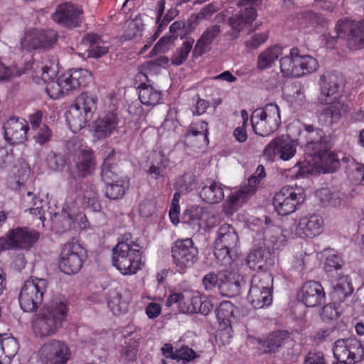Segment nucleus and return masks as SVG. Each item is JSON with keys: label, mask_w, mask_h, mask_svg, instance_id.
Instances as JSON below:
<instances>
[{"label": "nucleus", "mask_w": 364, "mask_h": 364, "mask_svg": "<svg viewBox=\"0 0 364 364\" xmlns=\"http://www.w3.org/2000/svg\"><path fill=\"white\" fill-rule=\"evenodd\" d=\"M304 131L301 133L306 138L305 151L315 160L318 166L323 167L326 171L334 172L340 166V161L336 154L330 151L332 142L329 136L323 131L311 124H304Z\"/></svg>", "instance_id": "nucleus-1"}, {"label": "nucleus", "mask_w": 364, "mask_h": 364, "mask_svg": "<svg viewBox=\"0 0 364 364\" xmlns=\"http://www.w3.org/2000/svg\"><path fill=\"white\" fill-rule=\"evenodd\" d=\"M68 314L65 303L60 299L50 301L37 313L32 321L33 333L45 338L55 334L61 328Z\"/></svg>", "instance_id": "nucleus-2"}, {"label": "nucleus", "mask_w": 364, "mask_h": 364, "mask_svg": "<svg viewBox=\"0 0 364 364\" xmlns=\"http://www.w3.org/2000/svg\"><path fill=\"white\" fill-rule=\"evenodd\" d=\"M97 97L88 92L79 95L66 112L65 118L72 132L76 133L85 127L97 109Z\"/></svg>", "instance_id": "nucleus-3"}, {"label": "nucleus", "mask_w": 364, "mask_h": 364, "mask_svg": "<svg viewBox=\"0 0 364 364\" xmlns=\"http://www.w3.org/2000/svg\"><path fill=\"white\" fill-rule=\"evenodd\" d=\"M240 245V238L235 229L224 223L217 231L214 242V255L221 265L230 264L232 257Z\"/></svg>", "instance_id": "nucleus-4"}, {"label": "nucleus", "mask_w": 364, "mask_h": 364, "mask_svg": "<svg viewBox=\"0 0 364 364\" xmlns=\"http://www.w3.org/2000/svg\"><path fill=\"white\" fill-rule=\"evenodd\" d=\"M250 122L256 134L261 136L270 135L281 124L279 107L275 103H269L256 109L251 114Z\"/></svg>", "instance_id": "nucleus-5"}, {"label": "nucleus", "mask_w": 364, "mask_h": 364, "mask_svg": "<svg viewBox=\"0 0 364 364\" xmlns=\"http://www.w3.org/2000/svg\"><path fill=\"white\" fill-rule=\"evenodd\" d=\"M261 4L262 0H240L237 2V6L241 7L240 10L228 18L231 31L228 35L231 39H237L245 26L252 25L257 16V7Z\"/></svg>", "instance_id": "nucleus-6"}, {"label": "nucleus", "mask_w": 364, "mask_h": 364, "mask_svg": "<svg viewBox=\"0 0 364 364\" xmlns=\"http://www.w3.org/2000/svg\"><path fill=\"white\" fill-rule=\"evenodd\" d=\"M141 261V252L139 248L130 249L121 244L112 249V264L124 275L135 274L140 269Z\"/></svg>", "instance_id": "nucleus-7"}, {"label": "nucleus", "mask_w": 364, "mask_h": 364, "mask_svg": "<svg viewBox=\"0 0 364 364\" xmlns=\"http://www.w3.org/2000/svg\"><path fill=\"white\" fill-rule=\"evenodd\" d=\"M265 176L264 167L262 165H259L255 172L248 178V186H244L232 192L228 196L227 202L224 205L225 215H231L236 212L238 208L255 192L256 186Z\"/></svg>", "instance_id": "nucleus-8"}, {"label": "nucleus", "mask_w": 364, "mask_h": 364, "mask_svg": "<svg viewBox=\"0 0 364 364\" xmlns=\"http://www.w3.org/2000/svg\"><path fill=\"white\" fill-rule=\"evenodd\" d=\"M46 287L47 282L43 279L26 281L18 297L21 309L26 312L36 311L43 301Z\"/></svg>", "instance_id": "nucleus-9"}, {"label": "nucleus", "mask_w": 364, "mask_h": 364, "mask_svg": "<svg viewBox=\"0 0 364 364\" xmlns=\"http://www.w3.org/2000/svg\"><path fill=\"white\" fill-rule=\"evenodd\" d=\"M85 249L77 241L73 239L66 242L61 250L59 261L60 269L67 274L77 273L83 264Z\"/></svg>", "instance_id": "nucleus-10"}, {"label": "nucleus", "mask_w": 364, "mask_h": 364, "mask_svg": "<svg viewBox=\"0 0 364 364\" xmlns=\"http://www.w3.org/2000/svg\"><path fill=\"white\" fill-rule=\"evenodd\" d=\"M171 255L177 271L183 273L198 260V250L191 238L177 240L171 247Z\"/></svg>", "instance_id": "nucleus-11"}, {"label": "nucleus", "mask_w": 364, "mask_h": 364, "mask_svg": "<svg viewBox=\"0 0 364 364\" xmlns=\"http://www.w3.org/2000/svg\"><path fill=\"white\" fill-rule=\"evenodd\" d=\"M298 191L296 192L293 187L285 186L275 193L272 204L279 215H287L294 213L304 202V196L300 189Z\"/></svg>", "instance_id": "nucleus-12"}, {"label": "nucleus", "mask_w": 364, "mask_h": 364, "mask_svg": "<svg viewBox=\"0 0 364 364\" xmlns=\"http://www.w3.org/2000/svg\"><path fill=\"white\" fill-rule=\"evenodd\" d=\"M39 354L44 364H66L71 355L67 344L56 339L44 343L39 350Z\"/></svg>", "instance_id": "nucleus-13"}, {"label": "nucleus", "mask_w": 364, "mask_h": 364, "mask_svg": "<svg viewBox=\"0 0 364 364\" xmlns=\"http://www.w3.org/2000/svg\"><path fill=\"white\" fill-rule=\"evenodd\" d=\"M58 35L53 30L26 31L21 40L22 49L36 50L49 49L56 42Z\"/></svg>", "instance_id": "nucleus-14"}, {"label": "nucleus", "mask_w": 364, "mask_h": 364, "mask_svg": "<svg viewBox=\"0 0 364 364\" xmlns=\"http://www.w3.org/2000/svg\"><path fill=\"white\" fill-rule=\"evenodd\" d=\"M83 11L81 7L71 3L58 5L52 14L53 20L57 23L67 28H75L82 23Z\"/></svg>", "instance_id": "nucleus-15"}, {"label": "nucleus", "mask_w": 364, "mask_h": 364, "mask_svg": "<svg viewBox=\"0 0 364 364\" xmlns=\"http://www.w3.org/2000/svg\"><path fill=\"white\" fill-rule=\"evenodd\" d=\"M122 155L120 151L114 149L107 153L101 166V178L105 183L125 178L122 170Z\"/></svg>", "instance_id": "nucleus-16"}, {"label": "nucleus", "mask_w": 364, "mask_h": 364, "mask_svg": "<svg viewBox=\"0 0 364 364\" xmlns=\"http://www.w3.org/2000/svg\"><path fill=\"white\" fill-rule=\"evenodd\" d=\"M11 250H27L33 247L39 238V233L28 228H16L6 233Z\"/></svg>", "instance_id": "nucleus-17"}, {"label": "nucleus", "mask_w": 364, "mask_h": 364, "mask_svg": "<svg viewBox=\"0 0 364 364\" xmlns=\"http://www.w3.org/2000/svg\"><path fill=\"white\" fill-rule=\"evenodd\" d=\"M296 146L294 141L288 136L282 135L274 138L264 149V155L269 159L277 156L287 161L296 154Z\"/></svg>", "instance_id": "nucleus-18"}, {"label": "nucleus", "mask_w": 364, "mask_h": 364, "mask_svg": "<svg viewBox=\"0 0 364 364\" xmlns=\"http://www.w3.org/2000/svg\"><path fill=\"white\" fill-rule=\"evenodd\" d=\"M298 298L307 307H316L325 301V292L321 284L316 281H308L301 287Z\"/></svg>", "instance_id": "nucleus-19"}, {"label": "nucleus", "mask_w": 364, "mask_h": 364, "mask_svg": "<svg viewBox=\"0 0 364 364\" xmlns=\"http://www.w3.org/2000/svg\"><path fill=\"white\" fill-rule=\"evenodd\" d=\"M3 129L6 141L11 144H18L26 140L29 127L23 119L11 117L4 124Z\"/></svg>", "instance_id": "nucleus-20"}, {"label": "nucleus", "mask_w": 364, "mask_h": 364, "mask_svg": "<svg viewBox=\"0 0 364 364\" xmlns=\"http://www.w3.org/2000/svg\"><path fill=\"white\" fill-rule=\"evenodd\" d=\"M320 104L326 105L319 112V119L324 124L330 125L337 123L342 117L343 114L348 112L349 107L344 102L338 100L336 96L331 102H328L326 99L318 98Z\"/></svg>", "instance_id": "nucleus-21"}, {"label": "nucleus", "mask_w": 364, "mask_h": 364, "mask_svg": "<svg viewBox=\"0 0 364 364\" xmlns=\"http://www.w3.org/2000/svg\"><path fill=\"white\" fill-rule=\"evenodd\" d=\"M41 78L47 82L46 87V92L50 98L56 100L68 93V90L63 86L62 82V76H60L57 80H52V77L55 74V70L52 65H44L41 68Z\"/></svg>", "instance_id": "nucleus-22"}, {"label": "nucleus", "mask_w": 364, "mask_h": 364, "mask_svg": "<svg viewBox=\"0 0 364 364\" xmlns=\"http://www.w3.org/2000/svg\"><path fill=\"white\" fill-rule=\"evenodd\" d=\"M323 225V219L319 215L303 217L299 220L295 233L300 237H313L321 232Z\"/></svg>", "instance_id": "nucleus-23"}, {"label": "nucleus", "mask_w": 364, "mask_h": 364, "mask_svg": "<svg viewBox=\"0 0 364 364\" xmlns=\"http://www.w3.org/2000/svg\"><path fill=\"white\" fill-rule=\"evenodd\" d=\"M62 82L68 92L86 86L91 80L90 73L85 69H72L62 75Z\"/></svg>", "instance_id": "nucleus-24"}, {"label": "nucleus", "mask_w": 364, "mask_h": 364, "mask_svg": "<svg viewBox=\"0 0 364 364\" xmlns=\"http://www.w3.org/2000/svg\"><path fill=\"white\" fill-rule=\"evenodd\" d=\"M220 33L221 29L219 25H213L208 27L197 41L193 49V57L197 58L210 51L212 43Z\"/></svg>", "instance_id": "nucleus-25"}, {"label": "nucleus", "mask_w": 364, "mask_h": 364, "mask_svg": "<svg viewBox=\"0 0 364 364\" xmlns=\"http://www.w3.org/2000/svg\"><path fill=\"white\" fill-rule=\"evenodd\" d=\"M76 157L75 167L77 177L84 178L92 174L96 166L93 151L90 149H80Z\"/></svg>", "instance_id": "nucleus-26"}, {"label": "nucleus", "mask_w": 364, "mask_h": 364, "mask_svg": "<svg viewBox=\"0 0 364 364\" xmlns=\"http://www.w3.org/2000/svg\"><path fill=\"white\" fill-rule=\"evenodd\" d=\"M247 264L253 270H267L274 264V259L268 250L262 247L252 250L247 258Z\"/></svg>", "instance_id": "nucleus-27"}, {"label": "nucleus", "mask_w": 364, "mask_h": 364, "mask_svg": "<svg viewBox=\"0 0 364 364\" xmlns=\"http://www.w3.org/2000/svg\"><path fill=\"white\" fill-rule=\"evenodd\" d=\"M353 287L348 276H341L333 287L331 294L334 304L341 306L348 302L353 292Z\"/></svg>", "instance_id": "nucleus-28"}, {"label": "nucleus", "mask_w": 364, "mask_h": 364, "mask_svg": "<svg viewBox=\"0 0 364 364\" xmlns=\"http://www.w3.org/2000/svg\"><path fill=\"white\" fill-rule=\"evenodd\" d=\"M321 97L333 96L339 92L343 85L342 77L336 72H326L319 80Z\"/></svg>", "instance_id": "nucleus-29"}, {"label": "nucleus", "mask_w": 364, "mask_h": 364, "mask_svg": "<svg viewBox=\"0 0 364 364\" xmlns=\"http://www.w3.org/2000/svg\"><path fill=\"white\" fill-rule=\"evenodd\" d=\"M244 284L243 278L240 275L225 272L224 278L220 282L219 291L223 296L233 297L240 293Z\"/></svg>", "instance_id": "nucleus-30"}, {"label": "nucleus", "mask_w": 364, "mask_h": 364, "mask_svg": "<svg viewBox=\"0 0 364 364\" xmlns=\"http://www.w3.org/2000/svg\"><path fill=\"white\" fill-rule=\"evenodd\" d=\"M199 196L206 203H219L224 198L223 185L215 181H209L201 187Z\"/></svg>", "instance_id": "nucleus-31"}, {"label": "nucleus", "mask_w": 364, "mask_h": 364, "mask_svg": "<svg viewBox=\"0 0 364 364\" xmlns=\"http://www.w3.org/2000/svg\"><path fill=\"white\" fill-rule=\"evenodd\" d=\"M117 123L118 119L116 114L108 112L104 117L95 121L92 125L95 136L97 139L107 137L116 129Z\"/></svg>", "instance_id": "nucleus-32"}, {"label": "nucleus", "mask_w": 364, "mask_h": 364, "mask_svg": "<svg viewBox=\"0 0 364 364\" xmlns=\"http://www.w3.org/2000/svg\"><path fill=\"white\" fill-rule=\"evenodd\" d=\"M18 349V343L15 338L0 335V364H10Z\"/></svg>", "instance_id": "nucleus-33"}, {"label": "nucleus", "mask_w": 364, "mask_h": 364, "mask_svg": "<svg viewBox=\"0 0 364 364\" xmlns=\"http://www.w3.org/2000/svg\"><path fill=\"white\" fill-rule=\"evenodd\" d=\"M236 307L229 301H222L216 309V317L220 328L226 330L231 328V323L235 319Z\"/></svg>", "instance_id": "nucleus-34"}, {"label": "nucleus", "mask_w": 364, "mask_h": 364, "mask_svg": "<svg viewBox=\"0 0 364 364\" xmlns=\"http://www.w3.org/2000/svg\"><path fill=\"white\" fill-rule=\"evenodd\" d=\"M290 333L286 330H279L271 333L265 339L260 342L266 353H275L282 348Z\"/></svg>", "instance_id": "nucleus-35"}, {"label": "nucleus", "mask_w": 364, "mask_h": 364, "mask_svg": "<svg viewBox=\"0 0 364 364\" xmlns=\"http://www.w3.org/2000/svg\"><path fill=\"white\" fill-rule=\"evenodd\" d=\"M23 203L29 209L31 214L38 216L43 222L46 219L44 215L47 203L33 192L28 191L23 197Z\"/></svg>", "instance_id": "nucleus-36"}, {"label": "nucleus", "mask_w": 364, "mask_h": 364, "mask_svg": "<svg viewBox=\"0 0 364 364\" xmlns=\"http://www.w3.org/2000/svg\"><path fill=\"white\" fill-rule=\"evenodd\" d=\"M82 41L89 47L87 50L89 57L98 58L108 52V46L96 34L87 33L83 37Z\"/></svg>", "instance_id": "nucleus-37"}, {"label": "nucleus", "mask_w": 364, "mask_h": 364, "mask_svg": "<svg viewBox=\"0 0 364 364\" xmlns=\"http://www.w3.org/2000/svg\"><path fill=\"white\" fill-rule=\"evenodd\" d=\"M138 95L143 105L154 107L159 103L162 94L152 85L143 82L138 87Z\"/></svg>", "instance_id": "nucleus-38"}, {"label": "nucleus", "mask_w": 364, "mask_h": 364, "mask_svg": "<svg viewBox=\"0 0 364 364\" xmlns=\"http://www.w3.org/2000/svg\"><path fill=\"white\" fill-rule=\"evenodd\" d=\"M282 53V48L279 46H272L267 48L260 53L257 57V69L264 70L271 68Z\"/></svg>", "instance_id": "nucleus-39"}, {"label": "nucleus", "mask_w": 364, "mask_h": 364, "mask_svg": "<svg viewBox=\"0 0 364 364\" xmlns=\"http://www.w3.org/2000/svg\"><path fill=\"white\" fill-rule=\"evenodd\" d=\"M296 65H297L296 69V77L311 74L318 68V63L314 58L309 55H301L299 50L296 56Z\"/></svg>", "instance_id": "nucleus-40"}, {"label": "nucleus", "mask_w": 364, "mask_h": 364, "mask_svg": "<svg viewBox=\"0 0 364 364\" xmlns=\"http://www.w3.org/2000/svg\"><path fill=\"white\" fill-rule=\"evenodd\" d=\"M144 22L141 16L126 21L124 26L122 38L124 40H132L141 37L144 30Z\"/></svg>", "instance_id": "nucleus-41"}, {"label": "nucleus", "mask_w": 364, "mask_h": 364, "mask_svg": "<svg viewBox=\"0 0 364 364\" xmlns=\"http://www.w3.org/2000/svg\"><path fill=\"white\" fill-rule=\"evenodd\" d=\"M54 229L58 233H63L74 230L79 227L74 223V217L67 211H62L60 213H55L52 218Z\"/></svg>", "instance_id": "nucleus-42"}, {"label": "nucleus", "mask_w": 364, "mask_h": 364, "mask_svg": "<svg viewBox=\"0 0 364 364\" xmlns=\"http://www.w3.org/2000/svg\"><path fill=\"white\" fill-rule=\"evenodd\" d=\"M250 288H255L257 289V290H260L265 293H269L272 295V275L267 272H261L256 274L252 279Z\"/></svg>", "instance_id": "nucleus-43"}, {"label": "nucleus", "mask_w": 364, "mask_h": 364, "mask_svg": "<svg viewBox=\"0 0 364 364\" xmlns=\"http://www.w3.org/2000/svg\"><path fill=\"white\" fill-rule=\"evenodd\" d=\"M122 296L116 289H111L107 294V305L114 314L126 313L128 309V304L122 299Z\"/></svg>", "instance_id": "nucleus-44"}, {"label": "nucleus", "mask_w": 364, "mask_h": 364, "mask_svg": "<svg viewBox=\"0 0 364 364\" xmlns=\"http://www.w3.org/2000/svg\"><path fill=\"white\" fill-rule=\"evenodd\" d=\"M105 195L112 200H117L124 196L128 188V183L125 178H119L109 183H105Z\"/></svg>", "instance_id": "nucleus-45"}, {"label": "nucleus", "mask_w": 364, "mask_h": 364, "mask_svg": "<svg viewBox=\"0 0 364 364\" xmlns=\"http://www.w3.org/2000/svg\"><path fill=\"white\" fill-rule=\"evenodd\" d=\"M194 39L191 37L186 38L181 47L178 48L171 58V62L173 65H182L193 48Z\"/></svg>", "instance_id": "nucleus-46"}, {"label": "nucleus", "mask_w": 364, "mask_h": 364, "mask_svg": "<svg viewBox=\"0 0 364 364\" xmlns=\"http://www.w3.org/2000/svg\"><path fill=\"white\" fill-rule=\"evenodd\" d=\"M298 48L291 49L289 55L284 56L280 59L281 71L285 77H296V56Z\"/></svg>", "instance_id": "nucleus-47"}, {"label": "nucleus", "mask_w": 364, "mask_h": 364, "mask_svg": "<svg viewBox=\"0 0 364 364\" xmlns=\"http://www.w3.org/2000/svg\"><path fill=\"white\" fill-rule=\"evenodd\" d=\"M248 299L255 309H261L269 306L272 301V295L265 293L257 289H250Z\"/></svg>", "instance_id": "nucleus-48"}, {"label": "nucleus", "mask_w": 364, "mask_h": 364, "mask_svg": "<svg viewBox=\"0 0 364 364\" xmlns=\"http://www.w3.org/2000/svg\"><path fill=\"white\" fill-rule=\"evenodd\" d=\"M348 46L350 49L353 50L364 47V21L355 24L348 34Z\"/></svg>", "instance_id": "nucleus-49"}, {"label": "nucleus", "mask_w": 364, "mask_h": 364, "mask_svg": "<svg viewBox=\"0 0 364 364\" xmlns=\"http://www.w3.org/2000/svg\"><path fill=\"white\" fill-rule=\"evenodd\" d=\"M299 19L302 21L303 23L309 24L313 27H323L327 23V21L322 14L311 10L301 11L299 14Z\"/></svg>", "instance_id": "nucleus-50"}, {"label": "nucleus", "mask_w": 364, "mask_h": 364, "mask_svg": "<svg viewBox=\"0 0 364 364\" xmlns=\"http://www.w3.org/2000/svg\"><path fill=\"white\" fill-rule=\"evenodd\" d=\"M348 348L347 364H354L361 360L363 355V349L361 343L357 340L347 339Z\"/></svg>", "instance_id": "nucleus-51"}, {"label": "nucleus", "mask_w": 364, "mask_h": 364, "mask_svg": "<svg viewBox=\"0 0 364 364\" xmlns=\"http://www.w3.org/2000/svg\"><path fill=\"white\" fill-rule=\"evenodd\" d=\"M82 203L93 211H100L101 204L97 198V193L95 186H91L90 191H85L82 196Z\"/></svg>", "instance_id": "nucleus-52"}, {"label": "nucleus", "mask_w": 364, "mask_h": 364, "mask_svg": "<svg viewBox=\"0 0 364 364\" xmlns=\"http://www.w3.org/2000/svg\"><path fill=\"white\" fill-rule=\"evenodd\" d=\"M333 352L338 362L340 361L347 364V361L350 358H348V348L346 340L339 339L336 341L334 343Z\"/></svg>", "instance_id": "nucleus-53"}, {"label": "nucleus", "mask_w": 364, "mask_h": 364, "mask_svg": "<svg viewBox=\"0 0 364 364\" xmlns=\"http://www.w3.org/2000/svg\"><path fill=\"white\" fill-rule=\"evenodd\" d=\"M268 38L269 33L267 31L254 33L245 41V45L249 50H256L259 46L263 45L267 41Z\"/></svg>", "instance_id": "nucleus-54"}, {"label": "nucleus", "mask_w": 364, "mask_h": 364, "mask_svg": "<svg viewBox=\"0 0 364 364\" xmlns=\"http://www.w3.org/2000/svg\"><path fill=\"white\" fill-rule=\"evenodd\" d=\"M177 35L169 34L162 37L152 48L150 55H154L158 53H164L168 50L177 38Z\"/></svg>", "instance_id": "nucleus-55"}, {"label": "nucleus", "mask_w": 364, "mask_h": 364, "mask_svg": "<svg viewBox=\"0 0 364 364\" xmlns=\"http://www.w3.org/2000/svg\"><path fill=\"white\" fill-rule=\"evenodd\" d=\"M344 262L342 258L338 255H329L325 262V270L328 273L336 272L337 274L341 277V272H338L341 270Z\"/></svg>", "instance_id": "nucleus-56"}, {"label": "nucleus", "mask_w": 364, "mask_h": 364, "mask_svg": "<svg viewBox=\"0 0 364 364\" xmlns=\"http://www.w3.org/2000/svg\"><path fill=\"white\" fill-rule=\"evenodd\" d=\"M225 277V272L215 274L214 272H209L205 274L203 279V284L205 290H212L215 287L219 289L220 282L223 280Z\"/></svg>", "instance_id": "nucleus-57"}, {"label": "nucleus", "mask_w": 364, "mask_h": 364, "mask_svg": "<svg viewBox=\"0 0 364 364\" xmlns=\"http://www.w3.org/2000/svg\"><path fill=\"white\" fill-rule=\"evenodd\" d=\"M353 27H355V25L353 24L352 21L349 18L339 19L336 25L337 37L340 38L348 37Z\"/></svg>", "instance_id": "nucleus-58"}, {"label": "nucleus", "mask_w": 364, "mask_h": 364, "mask_svg": "<svg viewBox=\"0 0 364 364\" xmlns=\"http://www.w3.org/2000/svg\"><path fill=\"white\" fill-rule=\"evenodd\" d=\"M47 163L50 169L60 171L65 167L66 162L62 154L51 151L48 154Z\"/></svg>", "instance_id": "nucleus-59"}, {"label": "nucleus", "mask_w": 364, "mask_h": 364, "mask_svg": "<svg viewBox=\"0 0 364 364\" xmlns=\"http://www.w3.org/2000/svg\"><path fill=\"white\" fill-rule=\"evenodd\" d=\"M218 10V4L212 2L203 7L198 14L191 16V18H194V21L208 18Z\"/></svg>", "instance_id": "nucleus-60"}, {"label": "nucleus", "mask_w": 364, "mask_h": 364, "mask_svg": "<svg viewBox=\"0 0 364 364\" xmlns=\"http://www.w3.org/2000/svg\"><path fill=\"white\" fill-rule=\"evenodd\" d=\"M196 357V353L187 346H183L175 350L176 360H183V363L189 362Z\"/></svg>", "instance_id": "nucleus-61"}, {"label": "nucleus", "mask_w": 364, "mask_h": 364, "mask_svg": "<svg viewBox=\"0 0 364 364\" xmlns=\"http://www.w3.org/2000/svg\"><path fill=\"white\" fill-rule=\"evenodd\" d=\"M309 161H298L296 165L299 166V173L301 175H306L307 173L311 174L315 171H318V164H315V160L313 159V156L310 154Z\"/></svg>", "instance_id": "nucleus-62"}, {"label": "nucleus", "mask_w": 364, "mask_h": 364, "mask_svg": "<svg viewBox=\"0 0 364 364\" xmlns=\"http://www.w3.org/2000/svg\"><path fill=\"white\" fill-rule=\"evenodd\" d=\"M51 136V130L47 125L43 124L34 134L33 139L36 143L40 145H43L50 140Z\"/></svg>", "instance_id": "nucleus-63"}, {"label": "nucleus", "mask_w": 364, "mask_h": 364, "mask_svg": "<svg viewBox=\"0 0 364 364\" xmlns=\"http://www.w3.org/2000/svg\"><path fill=\"white\" fill-rule=\"evenodd\" d=\"M304 364H326L324 355L319 351H309L304 359Z\"/></svg>", "instance_id": "nucleus-64"}]
</instances>
